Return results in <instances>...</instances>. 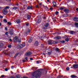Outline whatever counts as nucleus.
<instances>
[{
	"label": "nucleus",
	"instance_id": "nucleus-44",
	"mask_svg": "<svg viewBox=\"0 0 78 78\" xmlns=\"http://www.w3.org/2000/svg\"><path fill=\"white\" fill-rule=\"evenodd\" d=\"M64 9V8L63 7H61L60 9V10H63Z\"/></svg>",
	"mask_w": 78,
	"mask_h": 78
},
{
	"label": "nucleus",
	"instance_id": "nucleus-12",
	"mask_svg": "<svg viewBox=\"0 0 78 78\" xmlns=\"http://www.w3.org/2000/svg\"><path fill=\"white\" fill-rule=\"evenodd\" d=\"M73 67L75 69H76L78 68V64H75L73 65Z\"/></svg>",
	"mask_w": 78,
	"mask_h": 78
},
{
	"label": "nucleus",
	"instance_id": "nucleus-18",
	"mask_svg": "<svg viewBox=\"0 0 78 78\" xmlns=\"http://www.w3.org/2000/svg\"><path fill=\"white\" fill-rule=\"evenodd\" d=\"M3 43H0V48H2L3 46Z\"/></svg>",
	"mask_w": 78,
	"mask_h": 78
},
{
	"label": "nucleus",
	"instance_id": "nucleus-27",
	"mask_svg": "<svg viewBox=\"0 0 78 78\" xmlns=\"http://www.w3.org/2000/svg\"><path fill=\"white\" fill-rule=\"evenodd\" d=\"M3 22H5V23H7L8 22V21H7V20L6 19H4L3 20Z\"/></svg>",
	"mask_w": 78,
	"mask_h": 78
},
{
	"label": "nucleus",
	"instance_id": "nucleus-19",
	"mask_svg": "<svg viewBox=\"0 0 78 78\" xmlns=\"http://www.w3.org/2000/svg\"><path fill=\"white\" fill-rule=\"evenodd\" d=\"M69 10L67 9H65L64 10V12H66V13H68V12H69Z\"/></svg>",
	"mask_w": 78,
	"mask_h": 78
},
{
	"label": "nucleus",
	"instance_id": "nucleus-31",
	"mask_svg": "<svg viewBox=\"0 0 78 78\" xmlns=\"http://www.w3.org/2000/svg\"><path fill=\"white\" fill-rule=\"evenodd\" d=\"M60 44H63V43H65V41H60Z\"/></svg>",
	"mask_w": 78,
	"mask_h": 78
},
{
	"label": "nucleus",
	"instance_id": "nucleus-43",
	"mask_svg": "<svg viewBox=\"0 0 78 78\" xmlns=\"http://www.w3.org/2000/svg\"><path fill=\"white\" fill-rule=\"evenodd\" d=\"M44 7L45 9H48V7L47 6H44Z\"/></svg>",
	"mask_w": 78,
	"mask_h": 78
},
{
	"label": "nucleus",
	"instance_id": "nucleus-53",
	"mask_svg": "<svg viewBox=\"0 0 78 78\" xmlns=\"http://www.w3.org/2000/svg\"><path fill=\"white\" fill-rule=\"evenodd\" d=\"M0 18H1V19H2L3 18V16H0Z\"/></svg>",
	"mask_w": 78,
	"mask_h": 78
},
{
	"label": "nucleus",
	"instance_id": "nucleus-54",
	"mask_svg": "<svg viewBox=\"0 0 78 78\" xmlns=\"http://www.w3.org/2000/svg\"><path fill=\"white\" fill-rule=\"evenodd\" d=\"M23 61V62H26V61L25 60H24Z\"/></svg>",
	"mask_w": 78,
	"mask_h": 78
},
{
	"label": "nucleus",
	"instance_id": "nucleus-47",
	"mask_svg": "<svg viewBox=\"0 0 78 78\" xmlns=\"http://www.w3.org/2000/svg\"><path fill=\"white\" fill-rule=\"evenodd\" d=\"M5 30H6L7 31L8 30V28H7V27H5Z\"/></svg>",
	"mask_w": 78,
	"mask_h": 78
},
{
	"label": "nucleus",
	"instance_id": "nucleus-45",
	"mask_svg": "<svg viewBox=\"0 0 78 78\" xmlns=\"http://www.w3.org/2000/svg\"><path fill=\"white\" fill-rule=\"evenodd\" d=\"M30 30H28L27 32V33H29L30 32Z\"/></svg>",
	"mask_w": 78,
	"mask_h": 78
},
{
	"label": "nucleus",
	"instance_id": "nucleus-51",
	"mask_svg": "<svg viewBox=\"0 0 78 78\" xmlns=\"http://www.w3.org/2000/svg\"><path fill=\"white\" fill-rule=\"evenodd\" d=\"M30 60H31V61H32V60H33V58H30Z\"/></svg>",
	"mask_w": 78,
	"mask_h": 78
},
{
	"label": "nucleus",
	"instance_id": "nucleus-52",
	"mask_svg": "<svg viewBox=\"0 0 78 78\" xmlns=\"http://www.w3.org/2000/svg\"><path fill=\"white\" fill-rule=\"evenodd\" d=\"M11 69H14V66H11Z\"/></svg>",
	"mask_w": 78,
	"mask_h": 78
},
{
	"label": "nucleus",
	"instance_id": "nucleus-36",
	"mask_svg": "<svg viewBox=\"0 0 78 78\" xmlns=\"http://www.w3.org/2000/svg\"><path fill=\"white\" fill-rule=\"evenodd\" d=\"M25 59L26 61H28V57H26L25 58Z\"/></svg>",
	"mask_w": 78,
	"mask_h": 78
},
{
	"label": "nucleus",
	"instance_id": "nucleus-15",
	"mask_svg": "<svg viewBox=\"0 0 78 78\" xmlns=\"http://www.w3.org/2000/svg\"><path fill=\"white\" fill-rule=\"evenodd\" d=\"M55 39H61V38L60 37L57 36L54 37Z\"/></svg>",
	"mask_w": 78,
	"mask_h": 78
},
{
	"label": "nucleus",
	"instance_id": "nucleus-16",
	"mask_svg": "<svg viewBox=\"0 0 78 78\" xmlns=\"http://www.w3.org/2000/svg\"><path fill=\"white\" fill-rule=\"evenodd\" d=\"M52 4L54 5L53 6L54 7H56V3L55 2H53L52 3Z\"/></svg>",
	"mask_w": 78,
	"mask_h": 78
},
{
	"label": "nucleus",
	"instance_id": "nucleus-64",
	"mask_svg": "<svg viewBox=\"0 0 78 78\" xmlns=\"http://www.w3.org/2000/svg\"><path fill=\"white\" fill-rule=\"evenodd\" d=\"M33 68H34V67H33L31 69H33Z\"/></svg>",
	"mask_w": 78,
	"mask_h": 78
},
{
	"label": "nucleus",
	"instance_id": "nucleus-59",
	"mask_svg": "<svg viewBox=\"0 0 78 78\" xmlns=\"http://www.w3.org/2000/svg\"><path fill=\"white\" fill-rule=\"evenodd\" d=\"M23 78H28V77L25 76H23Z\"/></svg>",
	"mask_w": 78,
	"mask_h": 78
},
{
	"label": "nucleus",
	"instance_id": "nucleus-58",
	"mask_svg": "<svg viewBox=\"0 0 78 78\" xmlns=\"http://www.w3.org/2000/svg\"><path fill=\"white\" fill-rule=\"evenodd\" d=\"M60 77H61V76H58V77H57V78H59Z\"/></svg>",
	"mask_w": 78,
	"mask_h": 78
},
{
	"label": "nucleus",
	"instance_id": "nucleus-42",
	"mask_svg": "<svg viewBox=\"0 0 78 78\" xmlns=\"http://www.w3.org/2000/svg\"><path fill=\"white\" fill-rule=\"evenodd\" d=\"M1 78H4V77H5V75H2L1 76Z\"/></svg>",
	"mask_w": 78,
	"mask_h": 78
},
{
	"label": "nucleus",
	"instance_id": "nucleus-57",
	"mask_svg": "<svg viewBox=\"0 0 78 78\" xmlns=\"http://www.w3.org/2000/svg\"><path fill=\"white\" fill-rule=\"evenodd\" d=\"M50 10H52V9H53V8H50Z\"/></svg>",
	"mask_w": 78,
	"mask_h": 78
},
{
	"label": "nucleus",
	"instance_id": "nucleus-26",
	"mask_svg": "<svg viewBox=\"0 0 78 78\" xmlns=\"http://www.w3.org/2000/svg\"><path fill=\"white\" fill-rule=\"evenodd\" d=\"M17 8V7H15L12 8L13 9H14V10H16Z\"/></svg>",
	"mask_w": 78,
	"mask_h": 78
},
{
	"label": "nucleus",
	"instance_id": "nucleus-34",
	"mask_svg": "<svg viewBox=\"0 0 78 78\" xmlns=\"http://www.w3.org/2000/svg\"><path fill=\"white\" fill-rule=\"evenodd\" d=\"M8 47L9 48H11V45L10 44L8 45Z\"/></svg>",
	"mask_w": 78,
	"mask_h": 78
},
{
	"label": "nucleus",
	"instance_id": "nucleus-55",
	"mask_svg": "<svg viewBox=\"0 0 78 78\" xmlns=\"http://www.w3.org/2000/svg\"><path fill=\"white\" fill-rule=\"evenodd\" d=\"M43 19H46V17H43Z\"/></svg>",
	"mask_w": 78,
	"mask_h": 78
},
{
	"label": "nucleus",
	"instance_id": "nucleus-7",
	"mask_svg": "<svg viewBox=\"0 0 78 78\" xmlns=\"http://www.w3.org/2000/svg\"><path fill=\"white\" fill-rule=\"evenodd\" d=\"M48 43L49 45H52V41L51 40H49L48 41Z\"/></svg>",
	"mask_w": 78,
	"mask_h": 78
},
{
	"label": "nucleus",
	"instance_id": "nucleus-6",
	"mask_svg": "<svg viewBox=\"0 0 78 78\" xmlns=\"http://www.w3.org/2000/svg\"><path fill=\"white\" fill-rule=\"evenodd\" d=\"M4 53L7 55H10V52L7 50L4 51Z\"/></svg>",
	"mask_w": 78,
	"mask_h": 78
},
{
	"label": "nucleus",
	"instance_id": "nucleus-38",
	"mask_svg": "<svg viewBox=\"0 0 78 78\" xmlns=\"http://www.w3.org/2000/svg\"><path fill=\"white\" fill-rule=\"evenodd\" d=\"M63 17H67V14H64L63 15Z\"/></svg>",
	"mask_w": 78,
	"mask_h": 78
},
{
	"label": "nucleus",
	"instance_id": "nucleus-37",
	"mask_svg": "<svg viewBox=\"0 0 78 78\" xmlns=\"http://www.w3.org/2000/svg\"><path fill=\"white\" fill-rule=\"evenodd\" d=\"M66 70H67L68 71H69V70H70V69L69 68V67H67L66 68Z\"/></svg>",
	"mask_w": 78,
	"mask_h": 78
},
{
	"label": "nucleus",
	"instance_id": "nucleus-25",
	"mask_svg": "<svg viewBox=\"0 0 78 78\" xmlns=\"http://www.w3.org/2000/svg\"><path fill=\"white\" fill-rule=\"evenodd\" d=\"M65 41L66 42H69V38H67L65 39Z\"/></svg>",
	"mask_w": 78,
	"mask_h": 78
},
{
	"label": "nucleus",
	"instance_id": "nucleus-33",
	"mask_svg": "<svg viewBox=\"0 0 78 78\" xmlns=\"http://www.w3.org/2000/svg\"><path fill=\"white\" fill-rule=\"evenodd\" d=\"M7 23L8 25H11V23L10 22H8Z\"/></svg>",
	"mask_w": 78,
	"mask_h": 78
},
{
	"label": "nucleus",
	"instance_id": "nucleus-4",
	"mask_svg": "<svg viewBox=\"0 0 78 78\" xmlns=\"http://www.w3.org/2000/svg\"><path fill=\"white\" fill-rule=\"evenodd\" d=\"M49 26V24L48 23H46L44 24V26L43 27L44 29H47V27Z\"/></svg>",
	"mask_w": 78,
	"mask_h": 78
},
{
	"label": "nucleus",
	"instance_id": "nucleus-62",
	"mask_svg": "<svg viewBox=\"0 0 78 78\" xmlns=\"http://www.w3.org/2000/svg\"><path fill=\"white\" fill-rule=\"evenodd\" d=\"M2 8L1 7H0V9H2Z\"/></svg>",
	"mask_w": 78,
	"mask_h": 78
},
{
	"label": "nucleus",
	"instance_id": "nucleus-63",
	"mask_svg": "<svg viewBox=\"0 0 78 78\" xmlns=\"http://www.w3.org/2000/svg\"><path fill=\"white\" fill-rule=\"evenodd\" d=\"M48 2H49V0H47Z\"/></svg>",
	"mask_w": 78,
	"mask_h": 78
},
{
	"label": "nucleus",
	"instance_id": "nucleus-61",
	"mask_svg": "<svg viewBox=\"0 0 78 78\" xmlns=\"http://www.w3.org/2000/svg\"><path fill=\"white\" fill-rule=\"evenodd\" d=\"M2 26V24L1 23H0V27H1Z\"/></svg>",
	"mask_w": 78,
	"mask_h": 78
},
{
	"label": "nucleus",
	"instance_id": "nucleus-32",
	"mask_svg": "<svg viewBox=\"0 0 78 78\" xmlns=\"http://www.w3.org/2000/svg\"><path fill=\"white\" fill-rule=\"evenodd\" d=\"M29 42V43H30V42H32V40L31 39H30L28 41Z\"/></svg>",
	"mask_w": 78,
	"mask_h": 78
},
{
	"label": "nucleus",
	"instance_id": "nucleus-49",
	"mask_svg": "<svg viewBox=\"0 0 78 78\" xmlns=\"http://www.w3.org/2000/svg\"><path fill=\"white\" fill-rule=\"evenodd\" d=\"M36 8H39V6L38 5H36Z\"/></svg>",
	"mask_w": 78,
	"mask_h": 78
},
{
	"label": "nucleus",
	"instance_id": "nucleus-14",
	"mask_svg": "<svg viewBox=\"0 0 78 78\" xmlns=\"http://www.w3.org/2000/svg\"><path fill=\"white\" fill-rule=\"evenodd\" d=\"M38 44H39V42H38L35 41L34 45L35 47H37V46H38Z\"/></svg>",
	"mask_w": 78,
	"mask_h": 78
},
{
	"label": "nucleus",
	"instance_id": "nucleus-28",
	"mask_svg": "<svg viewBox=\"0 0 78 78\" xmlns=\"http://www.w3.org/2000/svg\"><path fill=\"white\" fill-rule=\"evenodd\" d=\"M75 25L76 27H78V23H75Z\"/></svg>",
	"mask_w": 78,
	"mask_h": 78
},
{
	"label": "nucleus",
	"instance_id": "nucleus-40",
	"mask_svg": "<svg viewBox=\"0 0 78 78\" xmlns=\"http://www.w3.org/2000/svg\"><path fill=\"white\" fill-rule=\"evenodd\" d=\"M58 13H59V12H58L56 11L55 12V14H56V15H58Z\"/></svg>",
	"mask_w": 78,
	"mask_h": 78
},
{
	"label": "nucleus",
	"instance_id": "nucleus-10",
	"mask_svg": "<svg viewBox=\"0 0 78 78\" xmlns=\"http://www.w3.org/2000/svg\"><path fill=\"white\" fill-rule=\"evenodd\" d=\"M9 33L10 35H12L14 34V30H11L9 31Z\"/></svg>",
	"mask_w": 78,
	"mask_h": 78
},
{
	"label": "nucleus",
	"instance_id": "nucleus-21",
	"mask_svg": "<svg viewBox=\"0 0 78 78\" xmlns=\"http://www.w3.org/2000/svg\"><path fill=\"white\" fill-rule=\"evenodd\" d=\"M53 41V42H52V44H58V41Z\"/></svg>",
	"mask_w": 78,
	"mask_h": 78
},
{
	"label": "nucleus",
	"instance_id": "nucleus-39",
	"mask_svg": "<svg viewBox=\"0 0 78 78\" xmlns=\"http://www.w3.org/2000/svg\"><path fill=\"white\" fill-rule=\"evenodd\" d=\"M47 53L48 55H50L51 54V53H50V52H47Z\"/></svg>",
	"mask_w": 78,
	"mask_h": 78
},
{
	"label": "nucleus",
	"instance_id": "nucleus-35",
	"mask_svg": "<svg viewBox=\"0 0 78 78\" xmlns=\"http://www.w3.org/2000/svg\"><path fill=\"white\" fill-rule=\"evenodd\" d=\"M9 6H7L5 7V9H9Z\"/></svg>",
	"mask_w": 78,
	"mask_h": 78
},
{
	"label": "nucleus",
	"instance_id": "nucleus-8",
	"mask_svg": "<svg viewBox=\"0 0 78 78\" xmlns=\"http://www.w3.org/2000/svg\"><path fill=\"white\" fill-rule=\"evenodd\" d=\"M32 53L30 52H28L25 54L26 56H30Z\"/></svg>",
	"mask_w": 78,
	"mask_h": 78
},
{
	"label": "nucleus",
	"instance_id": "nucleus-60",
	"mask_svg": "<svg viewBox=\"0 0 78 78\" xmlns=\"http://www.w3.org/2000/svg\"><path fill=\"white\" fill-rule=\"evenodd\" d=\"M76 11H78V8H77L76 9Z\"/></svg>",
	"mask_w": 78,
	"mask_h": 78
},
{
	"label": "nucleus",
	"instance_id": "nucleus-3",
	"mask_svg": "<svg viewBox=\"0 0 78 78\" xmlns=\"http://www.w3.org/2000/svg\"><path fill=\"white\" fill-rule=\"evenodd\" d=\"M25 46V43H23L22 44H19L18 47L19 48H23Z\"/></svg>",
	"mask_w": 78,
	"mask_h": 78
},
{
	"label": "nucleus",
	"instance_id": "nucleus-20",
	"mask_svg": "<svg viewBox=\"0 0 78 78\" xmlns=\"http://www.w3.org/2000/svg\"><path fill=\"white\" fill-rule=\"evenodd\" d=\"M71 76L72 78H76L77 77V76H75L74 75H72Z\"/></svg>",
	"mask_w": 78,
	"mask_h": 78
},
{
	"label": "nucleus",
	"instance_id": "nucleus-41",
	"mask_svg": "<svg viewBox=\"0 0 78 78\" xmlns=\"http://www.w3.org/2000/svg\"><path fill=\"white\" fill-rule=\"evenodd\" d=\"M41 62V61H37V64H39V62Z\"/></svg>",
	"mask_w": 78,
	"mask_h": 78
},
{
	"label": "nucleus",
	"instance_id": "nucleus-13",
	"mask_svg": "<svg viewBox=\"0 0 78 78\" xmlns=\"http://www.w3.org/2000/svg\"><path fill=\"white\" fill-rule=\"evenodd\" d=\"M26 16H27V20H30V19H31L30 16L29 15H27Z\"/></svg>",
	"mask_w": 78,
	"mask_h": 78
},
{
	"label": "nucleus",
	"instance_id": "nucleus-17",
	"mask_svg": "<svg viewBox=\"0 0 78 78\" xmlns=\"http://www.w3.org/2000/svg\"><path fill=\"white\" fill-rule=\"evenodd\" d=\"M55 50L56 51H57V52H60V51H59V48H56L55 49Z\"/></svg>",
	"mask_w": 78,
	"mask_h": 78
},
{
	"label": "nucleus",
	"instance_id": "nucleus-46",
	"mask_svg": "<svg viewBox=\"0 0 78 78\" xmlns=\"http://www.w3.org/2000/svg\"><path fill=\"white\" fill-rule=\"evenodd\" d=\"M8 32H6V33H5V35H7L8 36Z\"/></svg>",
	"mask_w": 78,
	"mask_h": 78
},
{
	"label": "nucleus",
	"instance_id": "nucleus-30",
	"mask_svg": "<svg viewBox=\"0 0 78 78\" xmlns=\"http://www.w3.org/2000/svg\"><path fill=\"white\" fill-rule=\"evenodd\" d=\"M37 23H41V20H38L37 21Z\"/></svg>",
	"mask_w": 78,
	"mask_h": 78
},
{
	"label": "nucleus",
	"instance_id": "nucleus-1",
	"mask_svg": "<svg viewBox=\"0 0 78 78\" xmlns=\"http://www.w3.org/2000/svg\"><path fill=\"white\" fill-rule=\"evenodd\" d=\"M42 73L41 71H37L34 73L32 74V78H39V76L41 75Z\"/></svg>",
	"mask_w": 78,
	"mask_h": 78
},
{
	"label": "nucleus",
	"instance_id": "nucleus-56",
	"mask_svg": "<svg viewBox=\"0 0 78 78\" xmlns=\"http://www.w3.org/2000/svg\"><path fill=\"white\" fill-rule=\"evenodd\" d=\"M9 41H10V42H11V41H12V39H10Z\"/></svg>",
	"mask_w": 78,
	"mask_h": 78
},
{
	"label": "nucleus",
	"instance_id": "nucleus-24",
	"mask_svg": "<svg viewBox=\"0 0 78 78\" xmlns=\"http://www.w3.org/2000/svg\"><path fill=\"white\" fill-rule=\"evenodd\" d=\"M16 78H22V77L20 75H18L16 77Z\"/></svg>",
	"mask_w": 78,
	"mask_h": 78
},
{
	"label": "nucleus",
	"instance_id": "nucleus-23",
	"mask_svg": "<svg viewBox=\"0 0 78 78\" xmlns=\"http://www.w3.org/2000/svg\"><path fill=\"white\" fill-rule=\"evenodd\" d=\"M32 9V8L30 6H28L27 7V9Z\"/></svg>",
	"mask_w": 78,
	"mask_h": 78
},
{
	"label": "nucleus",
	"instance_id": "nucleus-29",
	"mask_svg": "<svg viewBox=\"0 0 78 78\" xmlns=\"http://www.w3.org/2000/svg\"><path fill=\"white\" fill-rule=\"evenodd\" d=\"M19 53H16L15 55L14 56V58H16V57L17 56H18V55H19Z\"/></svg>",
	"mask_w": 78,
	"mask_h": 78
},
{
	"label": "nucleus",
	"instance_id": "nucleus-22",
	"mask_svg": "<svg viewBox=\"0 0 78 78\" xmlns=\"http://www.w3.org/2000/svg\"><path fill=\"white\" fill-rule=\"evenodd\" d=\"M16 22L17 23H20L21 22V21L20 20H17L16 21Z\"/></svg>",
	"mask_w": 78,
	"mask_h": 78
},
{
	"label": "nucleus",
	"instance_id": "nucleus-9",
	"mask_svg": "<svg viewBox=\"0 0 78 78\" xmlns=\"http://www.w3.org/2000/svg\"><path fill=\"white\" fill-rule=\"evenodd\" d=\"M69 33L70 34H75V32L73 31L69 30Z\"/></svg>",
	"mask_w": 78,
	"mask_h": 78
},
{
	"label": "nucleus",
	"instance_id": "nucleus-5",
	"mask_svg": "<svg viewBox=\"0 0 78 78\" xmlns=\"http://www.w3.org/2000/svg\"><path fill=\"white\" fill-rule=\"evenodd\" d=\"M7 9L4 8L2 12L4 14H7Z\"/></svg>",
	"mask_w": 78,
	"mask_h": 78
},
{
	"label": "nucleus",
	"instance_id": "nucleus-50",
	"mask_svg": "<svg viewBox=\"0 0 78 78\" xmlns=\"http://www.w3.org/2000/svg\"><path fill=\"white\" fill-rule=\"evenodd\" d=\"M8 69L7 68H6V69H5V70L6 71H8Z\"/></svg>",
	"mask_w": 78,
	"mask_h": 78
},
{
	"label": "nucleus",
	"instance_id": "nucleus-48",
	"mask_svg": "<svg viewBox=\"0 0 78 78\" xmlns=\"http://www.w3.org/2000/svg\"><path fill=\"white\" fill-rule=\"evenodd\" d=\"M26 25L27 26V27H28V26H29V23H27L26 24Z\"/></svg>",
	"mask_w": 78,
	"mask_h": 78
},
{
	"label": "nucleus",
	"instance_id": "nucleus-2",
	"mask_svg": "<svg viewBox=\"0 0 78 78\" xmlns=\"http://www.w3.org/2000/svg\"><path fill=\"white\" fill-rule=\"evenodd\" d=\"M14 42H17L18 43H20L21 42V40L20 39H18V37H16L14 39Z\"/></svg>",
	"mask_w": 78,
	"mask_h": 78
},
{
	"label": "nucleus",
	"instance_id": "nucleus-11",
	"mask_svg": "<svg viewBox=\"0 0 78 78\" xmlns=\"http://www.w3.org/2000/svg\"><path fill=\"white\" fill-rule=\"evenodd\" d=\"M73 20L75 22H78V18L77 17H75L73 18Z\"/></svg>",
	"mask_w": 78,
	"mask_h": 78
}]
</instances>
